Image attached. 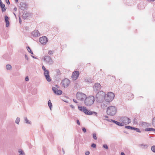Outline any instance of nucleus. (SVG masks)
Instances as JSON below:
<instances>
[{"instance_id": "obj_34", "label": "nucleus", "mask_w": 155, "mask_h": 155, "mask_svg": "<svg viewBox=\"0 0 155 155\" xmlns=\"http://www.w3.org/2000/svg\"><path fill=\"white\" fill-rule=\"evenodd\" d=\"M20 121V118L18 117L16 118V120H15V123L18 124H19V123Z\"/></svg>"}, {"instance_id": "obj_32", "label": "nucleus", "mask_w": 155, "mask_h": 155, "mask_svg": "<svg viewBox=\"0 0 155 155\" xmlns=\"http://www.w3.org/2000/svg\"><path fill=\"white\" fill-rule=\"evenodd\" d=\"M6 68L8 70H10L12 68L10 64H7L6 66Z\"/></svg>"}, {"instance_id": "obj_48", "label": "nucleus", "mask_w": 155, "mask_h": 155, "mask_svg": "<svg viewBox=\"0 0 155 155\" xmlns=\"http://www.w3.org/2000/svg\"><path fill=\"white\" fill-rule=\"evenodd\" d=\"M25 80L26 81H27L29 80L28 77V76H26L25 78Z\"/></svg>"}, {"instance_id": "obj_24", "label": "nucleus", "mask_w": 155, "mask_h": 155, "mask_svg": "<svg viewBox=\"0 0 155 155\" xmlns=\"http://www.w3.org/2000/svg\"><path fill=\"white\" fill-rule=\"evenodd\" d=\"M154 130H155V129L152 128H147L145 129V130L146 131H151Z\"/></svg>"}, {"instance_id": "obj_33", "label": "nucleus", "mask_w": 155, "mask_h": 155, "mask_svg": "<svg viewBox=\"0 0 155 155\" xmlns=\"http://www.w3.org/2000/svg\"><path fill=\"white\" fill-rule=\"evenodd\" d=\"M133 124H137V120L136 118H134L133 120Z\"/></svg>"}, {"instance_id": "obj_58", "label": "nucleus", "mask_w": 155, "mask_h": 155, "mask_svg": "<svg viewBox=\"0 0 155 155\" xmlns=\"http://www.w3.org/2000/svg\"><path fill=\"white\" fill-rule=\"evenodd\" d=\"M62 149V152H63V154H64V151L63 148Z\"/></svg>"}, {"instance_id": "obj_56", "label": "nucleus", "mask_w": 155, "mask_h": 155, "mask_svg": "<svg viewBox=\"0 0 155 155\" xmlns=\"http://www.w3.org/2000/svg\"><path fill=\"white\" fill-rule=\"evenodd\" d=\"M14 10H15V11H16L17 10V8H16V7H15L14 9Z\"/></svg>"}, {"instance_id": "obj_60", "label": "nucleus", "mask_w": 155, "mask_h": 155, "mask_svg": "<svg viewBox=\"0 0 155 155\" xmlns=\"http://www.w3.org/2000/svg\"><path fill=\"white\" fill-rule=\"evenodd\" d=\"M104 117H105L106 118H108V117L107 115H105L104 116Z\"/></svg>"}, {"instance_id": "obj_21", "label": "nucleus", "mask_w": 155, "mask_h": 155, "mask_svg": "<svg viewBox=\"0 0 155 155\" xmlns=\"http://www.w3.org/2000/svg\"><path fill=\"white\" fill-rule=\"evenodd\" d=\"M141 124L143 126L146 127H148L151 126L150 124L144 122H142Z\"/></svg>"}, {"instance_id": "obj_8", "label": "nucleus", "mask_w": 155, "mask_h": 155, "mask_svg": "<svg viewBox=\"0 0 155 155\" xmlns=\"http://www.w3.org/2000/svg\"><path fill=\"white\" fill-rule=\"evenodd\" d=\"M76 96L78 100L81 101H84L86 97L85 94L81 92H78L76 94Z\"/></svg>"}, {"instance_id": "obj_45", "label": "nucleus", "mask_w": 155, "mask_h": 155, "mask_svg": "<svg viewBox=\"0 0 155 155\" xmlns=\"http://www.w3.org/2000/svg\"><path fill=\"white\" fill-rule=\"evenodd\" d=\"M42 69L44 71H45L47 70L46 68L43 65L42 66Z\"/></svg>"}, {"instance_id": "obj_63", "label": "nucleus", "mask_w": 155, "mask_h": 155, "mask_svg": "<svg viewBox=\"0 0 155 155\" xmlns=\"http://www.w3.org/2000/svg\"><path fill=\"white\" fill-rule=\"evenodd\" d=\"M3 3L1 1V0H0V4H1Z\"/></svg>"}, {"instance_id": "obj_37", "label": "nucleus", "mask_w": 155, "mask_h": 155, "mask_svg": "<svg viewBox=\"0 0 155 155\" xmlns=\"http://www.w3.org/2000/svg\"><path fill=\"white\" fill-rule=\"evenodd\" d=\"M134 130H135L136 132H139V133L141 132V131H140V129H139L138 128L135 127V129Z\"/></svg>"}, {"instance_id": "obj_59", "label": "nucleus", "mask_w": 155, "mask_h": 155, "mask_svg": "<svg viewBox=\"0 0 155 155\" xmlns=\"http://www.w3.org/2000/svg\"><path fill=\"white\" fill-rule=\"evenodd\" d=\"M124 133H126L127 134H128V133L127 131H126L125 130H124Z\"/></svg>"}, {"instance_id": "obj_15", "label": "nucleus", "mask_w": 155, "mask_h": 155, "mask_svg": "<svg viewBox=\"0 0 155 155\" xmlns=\"http://www.w3.org/2000/svg\"><path fill=\"white\" fill-rule=\"evenodd\" d=\"M106 120H107V121H108L109 122H112L114 124H116L118 126H123V123H121L120 122H118L117 121H116V120H112V119H106Z\"/></svg>"}, {"instance_id": "obj_46", "label": "nucleus", "mask_w": 155, "mask_h": 155, "mask_svg": "<svg viewBox=\"0 0 155 155\" xmlns=\"http://www.w3.org/2000/svg\"><path fill=\"white\" fill-rule=\"evenodd\" d=\"M5 1L6 3L8 4L9 5L10 4V2L9 0H5Z\"/></svg>"}, {"instance_id": "obj_2", "label": "nucleus", "mask_w": 155, "mask_h": 155, "mask_svg": "<svg viewBox=\"0 0 155 155\" xmlns=\"http://www.w3.org/2000/svg\"><path fill=\"white\" fill-rule=\"evenodd\" d=\"M117 112V108L114 106H110L107 107V114L109 115L114 116Z\"/></svg>"}, {"instance_id": "obj_13", "label": "nucleus", "mask_w": 155, "mask_h": 155, "mask_svg": "<svg viewBox=\"0 0 155 155\" xmlns=\"http://www.w3.org/2000/svg\"><path fill=\"white\" fill-rule=\"evenodd\" d=\"M101 88V86L99 83H96L93 86L94 91L95 92L99 91Z\"/></svg>"}, {"instance_id": "obj_64", "label": "nucleus", "mask_w": 155, "mask_h": 155, "mask_svg": "<svg viewBox=\"0 0 155 155\" xmlns=\"http://www.w3.org/2000/svg\"><path fill=\"white\" fill-rule=\"evenodd\" d=\"M3 3L1 1V0H0V4H1Z\"/></svg>"}, {"instance_id": "obj_54", "label": "nucleus", "mask_w": 155, "mask_h": 155, "mask_svg": "<svg viewBox=\"0 0 155 155\" xmlns=\"http://www.w3.org/2000/svg\"><path fill=\"white\" fill-rule=\"evenodd\" d=\"M70 107H71L72 108H74V106H73L72 105H70Z\"/></svg>"}, {"instance_id": "obj_10", "label": "nucleus", "mask_w": 155, "mask_h": 155, "mask_svg": "<svg viewBox=\"0 0 155 155\" xmlns=\"http://www.w3.org/2000/svg\"><path fill=\"white\" fill-rule=\"evenodd\" d=\"M40 42L42 45H45L48 41V39L46 37L43 36L40 37L39 39Z\"/></svg>"}, {"instance_id": "obj_53", "label": "nucleus", "mask_w": 155, "mask_h": 155, "mask_svg": "<svg viewBox=\"0 0 155 155\" xmlns=\"http://www.w3.org/2000/svg\"><path fill=\"white\" fill-rule=\"evenodd\" d=\"M25 59L27 60H28V57L27 56V55L26 54H25Z\"/></svg>"}, {"instance_id": "obj_16", "label": "nucleus", "mask_w": 155, "mask_h": 155, "mask_svg": "<svg viewBox=\"0 0 155 155\" xmlns=\"http://www.w3.org/2000/svg\"><path fill=\"white\" fill-rule=\"evenodd\" d=\"M32 35L35 37H38L40 35V34L39 32L38 31L35 30L33 31L31 33Z\"/></svg>"}, {"instance_id": "obj_23", "label": "nucleus", "mask_w": 155, "mask_h": 155, "mask_svg": "<svg viewBox=\"0 0 155 155\" xmlns=\"http://www.w3.org/2000/svg\"><path fill=\"white\" fill-rule=\"evenodd\" d=\"M141 146L142 148L143 149H147L148 147V145L147 144H141L140 145Z\"/></svg>"}, {"instance_id": "obj_3", "label": "nucleus", "mask_w": 155, "mask_h": 155, "mask_svg": "<svg viewBox=\"0 0 155 155\" xmlns=\"http://www.w3.org/2000/svg\"><path fill=\"white\" fill-rule=\"evenodd\" d=\"M85 104L87 106H90L92 105L95 101L94 97L93 96H90L89 97L86 98Z\"/></svg>"}, {"instance_id": "obj_30", "label": "nucleus", "mask_w": 155, "mask_h": 155, "mask_svg": "<svg viewBox=\"0 0 155 155\" xmlns=\"http://www.w3.org/2000/svg\"><path fill=\"white\" fill-rule=\"evenodd\" d=\"M49 139L50 140H53V136L51 134H49V135H47Z\"/></svg>"}, {"instance_id": "obj_52", "label": "nucleus", "mask_w": 155, "mask_h": 155, "mask_svg": "<svg viewBox=\"0 0 155 155\" xmlns=\"http://www.w3.org/2000/svg\"><path fill=\"white\" fill-rule=\"evenodd\" d=\"M19 22L21 24V18L20 17H19Z\"/></svg>"}, {"instance_id": "obj_49", "label": "nucleus", "mask_w": 155, "mask_h": 155, "mask_svg": "<svg viewBox=\"0 0 155 155\" xmlns=\"http://www.w3.org/2000/svg\"><path fill=\"white\" fill-rule=\"evenodd\" d=\"M135 127H130V129L131 130H134L135 129Z\"/></svg>"}, {"instance_id": "obj_29", "label": "nucleus", "mask_w": 155, "mask_h": 155, "mask_svg": "<svg viewBox=\"0 0 155 155\" xmlns=\"http://www.w3.org/2000/svg\"><path fill=\"white\" fill-rule=\"evenodd\" d=\"M152 124L153 127H155V117H153L152 120Z\"/></svg>"}, {"instance_id": "obj_57", "label": "nucleus", "mask_w": 155, "mask_h": 155, "mask_svg": "<svg viewBox=\"0 0 155 155\" xmlns=\"http://www.w3.org/2000/svg\"><path fill=\"white\" fill-rule=\"evenodd\" d=\"M121 155H125V154L123 152H121L120 153Z\"/></svg>"}, {"instance_id": "obj_43", "label": "nucleus", "mask_w": 155, "mask_h": 155, "mask_svg": "<svg viewBox=\"0 0 155 155\" xmlns=\"http://www.w3.org/2000/svg\"><path fill=\"white\" fill-rule=\"evenodd\" d=\"M82 130L85 133L86 132V129L85 127H82Z\"/></svg>"}, {"instance_id": "obj_42", "label": "nucleus", "mask_w": 155, "mask_h": 155, "mask_svg": "<svg viewBox=\"0 0 155 155\" xmlns=\"http://www.w3.org/2000/svg\"><path fill=\"white\" fill-rule=\"evenodd\" d=\"M92 113L93 115H94V116H97V113L96 112H94V111H92Z\"/></svg>"}, {"instance_id": "obj_31", "label": "nucleus", "mask_w": 155, "mask_h": 155, "mask_svg": "<svg viewBox=\"0 0 155 155\" xmlns=\"http://www.w3.org/2000/svg\"><path fill=\"white\" fill-rule=\"evenodd\" d=\"M54 53V51H51L49 50L48 52V53L49 55H51L53 54Z\"/></svg>"}, {"instance_id": "obj_12", "label": "nucleus", "mask_w": 155, "mask_h": 155, "mask_svg": "<svg viewBox=\"0 0 155 155\" xmlns=\"http://www.w3.org/2000/svg\"><path fill=\"white\" fill-rule=\"evenodd\" d=\"M52 90L55 94L57 95H60L62 93V91L61 90H58L55 87H53Z\"/></svg>"}, {"instance_id": "obj_41", "label": "nucleus", "mask_w": 155, "mask_h": 155, "mask_svg": "<svg viewBox=\"0 0 155 155\" xmlns=\"http://www.w3.org/2000/svg\"><path fill=\"white\" fill-rule=\"evenodd\" d=\"M91 147L94 148H95L96 147V144L93 143L91 145Z\"/></svg>"}, {"instance_id": "obj_7", "label": "nucleus", "mask_w": 155, "mask_h": 155, "mask_svg": "<svg viewBox=\"0 0 155 155\" xmlns=\"http://www.w3.org/2000/svg\"><path fill=\"white\" fill-rule=\"evenodd\" d=\"M43 59L45 62L49 65H52L54 63V61L52 60L51 57L48 55H45Z\"/></svg>"}, {"instance_id": "obj_35", "label": "nucleus", "mask_w": 155, "mask_h": 155, "mask_svg": "<svg viewBox=\"0 0 155 155\" xmlns=\"http://www.w3.org/2000/svg\"><path fill=\"white\" fill-rule=\"evenodd\" d=\"M151 150L152 151L154 152L155 153V146H153L151 147Z\"/></svg>"}, {"instance_id": "obj_44", "label": "nucleus", "mask_w": 155, "mask_h": 155, "mask_svg": "<svg viewBox=\"0 0 155 155\" xmlns=\"http://www.w3.org/2000/svg\"><path fill=\"white\" fill-rule=\"evenodd\" d=\"M130 127L131 126H125V127L126 128H127V129H130Z\"/></svg>"}, {"instance_id": "obj_39", "label": "nucleus", "mask_w": 155, "mask_h": 155, "mask_svg": "<svg viewBox=\"0 0 155 155\" xmlns=\"http://www.w3.org/2000/svg\"><path fill=\"white\" fill-rule=\"evenodd\" d=\"M103 147L104 148L107 150L108 148L107 145L106 144H104L103 145Z\"/></svg>"}, {"instance_id": "obj_6", "label": "nucleus", "mask_w": 155, "mask_h": 155, "mask_svg": "<svg viewBox=\"0 0 155 155\" xmlns=\"http://www.w3.org/2000/svg\"><path fill=\"white\" fill-rule=\"evenodd\" d=\"M114 94L111 92H109L107 94V96H105L106 101L107 102L111 101L114 97Z\"/></svg>"}, {"instance_id": "obj_4", "label": "nucleus", "mask_w": 155, "mask_h": 155, "mask_svg": "<svg viewBox=\"0 0 155 155\" xmlns=\"http://www.w3.org/2000/svg\"><path fill=\"white\" fill-rule=\"evenodd\" d=\"M78 109L80 111L84 112L86 114L90 115L93 114L92 111L87 109L85 107L79 106Z\"/></svg>"}, {"instance_id": "obj_51", "label": "nucleus", "mask_w": 155, "mask_h": 155, "mask_svg": "<svg viewBox=\"0 0 155 155\" xmlns=\"http://www.w3.org/2000/svg\"><path fill=\"white\" fill-rule=\"evenodd\" d=\"M73 101L74 102H75V103H78V102H77V101L76 100H75V99H73Z\"/></svg>"}, {"instance_id": "obj_5", "label": "nucleus", "mask_w": 155, "mask_h": 155, "mask_svg": "<svg viewBox=\"0 0 155 155\" xmlns=\"http://www.w3.org/2000/svg\"><path fill=\"white\" fill-rule=\"evenodd\" d=\"M120 121L121 122V123L123 124V126L124 124L127 125L130 123L131 120L129 118L126 117H121L120 119Z\"/></svg>"}, {"instance_id": "obj_28", "label": "nucleus", "mask_w": 155, "mask_h": 155, "mask_svg": "<svg viewBox=\"0 0 155 155\" xmlns=\"http://www.w3.org/2000/svg\"><path fill=\"white\" fill-rule=\"evenodd\" d=\"M48 105L50 109L51 110V107L52 106V104L50 100H49L48 102Z\"/></svg>"}, {"instance_id": "obj_18", "label": "nucleus", "mask_w": 155, "mask_h": 155, "mask_svg": "<svg viewBox=\"0 0 155 155\" xmlns=\"http://www.w3.org/2000/svg\"><path fill=\"white\" fill-rule=\"evenodd\" d=\"M29 15V14L27 12H25L22 15V18L25 19H26Z\"/></svg>"}, {"instance_id": "obj_47", "label": "nucleus", "mask_w": 155, "mask_h": 155, "mask_svg": "<svg viewBox=\"0 0 155 155\" xmlns=\"http://www.w3.org/2000/svg\"><path fill=\"white\" fill-rule=\"evenodd\" d=\"M85 154L86 155H88L90 154V152L89 151H86L85 152Z\"/></svg>"}, {"instance_id": "obj_14", "label": "nucleus", "mask_w": 155, "mask_h": 155, "mask_svg": "<svg viewBox=\"0 0 155 155\" xmlns=\"http://www.w3.org/2000/svg\"><path fill=\"white\" fill-rule=\"evenodd\" d=\"M19 7L20 9L24 10L27 8V5L26 3L21 2L20 3Z\"/></svg>"}, {"instance_id": "obj_17", "label": "nucleus", "mask_w": 155, "mask_h": 155, "mask_svg": "<svg viewBox=\"0 0 155 155\" xmlns=\"http://www.w3.org/2000/svg\"><path fill=\"white\" fill-rule=\"evenodd\" d=\"M8 19L9 18L7 15L5 16V20L6 24V27H8L9 26V22L8 21Z\"/></svg>"}, {"instance_id": "obj_25", "label": "nucleus", "mask_w": 155, "mask_h": 155, "mask_svg": "<svg viewBox=\"0 0 155 155\" xmlns=\"http://www.w3.org/2000/svg\"><path fill=\"white\" fill-rule=\"evenodd\" d=\"M18 152L19 153V155H25V153L24 151L21 150H19Z\"/></svg>"}, {"instance_id": "obj_1", "label": "nucleus", "mask_w": 155, "mask_h": 155, "mask_svg": "<svg viewBox=\"0 0 155 155\" xmlns=\"http://www.w3.org/2000/svg\"><path fill=\"white\" fill-rule=\"evenodd\" d=\"M105 98V93L102 91L98 92L96 95L95 100L97 102L101 103L103 102Z\"/></svg>"}, {"instance_id": "obj_61", "label": "nucleus", "mask_w": 155, "mask_h": 155, "mask_svg": "<svg viewBox=\"0 0 155 155\" xmlns=\"http://www.w3.org/2000/svg\"><path fill=\"white\" fill-rule=\"evenodd\" d=\"M31 57H32L33 58H35V59H36V58L34 56H32V55H31Z\"/></svg>"}, {"instance_id": "obj_62", "label": "nucleus", "mask_w": 155, "mask_h": 155, "mask_svg": "<svg viewBox=\"0 0 155 155\" xmlns=\"http://www.w3.org/2000/svg\"><path fill=\"white\" fill-rule=\"evenodd\" d=\"M15 1L16 3H17L18 2V0H15Z\"/></svg>"}, {"instance_id": "obj_19", "label": "nucleus", "mask_w": 155, "mask_h": 155, "mask_svg": "<svg viewBox=\"0 0 155 155\" xmlns=\"http://www.w3.org/2000/svg\"><path fill=\"white\" fill-rule=\"evenodd\" d=\"M0 7L2 8V12H5L6 10V8H5V5L2 3L1 4H0Z\"/></svg>"}, {"instance_id": "obj_36", "label": "nucleus", "mask_w": 155, "mask_h": 155, "mask_svg": "<svg viewBox=\"0 0 155 155\" xmlns=\"http://www.w3.org/2000/svg\"><path fill=\"white\" fill-rule=\"evenodd\" d=\"M93 137L94 140H97V137H96V133H94L93 134Z\"/></svg>"}, {"instance_id": "obj_26", "label": "nucleus", "mask_w": 155, "mask_h": 155, "mask_svg": "<svg viewBox=\"0 0 155 155\" xmlns=\"http://www.w3.org/2000/svg\"><path fill=\"white\" fill-rule=\"evenodd\" d=\"M85 81L86 82L92 83L91 80L90 78H87L85 79Z\"/></svg>"}, {"instance_id": "obj_22", "label": "nucleus", "mask_w": 155, "mask_h": 155, "mask_svg": "<svg viewBox=\"0 0 155 155\" xmlns=\"http://www.w3.org/2000/svg\"><path fill=\"white\" fill-rule=\"evenodd\" d=\"M47 81L48 82H50L51 81V79L49 74H47L45 75Z\"/></svg>"}, {"instance_id": "obj_38", "label": "nucleus", "mask_w": 155, "mask_h": 155, "mask_svg": "<svg viewBox=\"0 0 155 155\" xmlns=\"http://www.w3.org/2000/svg\"><path fill=\"white\" fill-rule=\"evenodd\" d=\"M47 74H49V71L48 70H46L44 71V75H45Z\"/></svg>"}, {"instance_id": "obj_9", "label": "nucleus", "mask_w": 155, "mask_h": 155, "mask_svg": "<svg viewBox=\"0 0 155 155\" xmlns=\"http://www.w3.org/2000/svg\"><path fill=\"white\" fill-rule=\"evenodd\" d=\"M61 83L62 86L65 88L67 87L69 85L70 82L68 79L65 78L62 81Z\"/></svg>"}, {"instance_id": "obj_55", "label": "nucleus", "mask_w": 155, "mask_h": 155, "mask_svg": "<svg viewBox=\"0 0 155 155\" xmlns=\"http://www.w3.org/2000/svg\"><path fill=\"white\" fill-rule=\"evenodd\" d=\"M3 58H5V59L6 60H8V58H5V55H4V56H3Z\"/></svg>"}, {"instance_id": "obj_11", "label": "nucleus", "mask_w": 155, "mask_h": 155, "mask_svg": "<svg viewBox=\"0 0 155 155\" xmlns=\"http://www.w3.org/2000/svg\"><path fill=\"white\" fill-rule=\"evenodd\" d=\"M79 74V72L78 71H74L72 74V79L73 80H76L78 78Z\"/></svg>"}, {"instance_id": "obj_20", "label": "nucleus", "mask_w": 155, "mask_h": 155, "mask_svg": "<svg viewBox=\"0 0 155 155\" xmlns=\"http://www.w3.org/2000/svg\"><path fill=\"white\" fill-rule=\"evenodd\" d=\"M24 120L25 121V123L27 124H31V121L29 120L27 117H24Z\"/></svg>"}, {"instance_id": "obj_40", "label": "nucleus", "mask_w": 155, "mask_h": 155, "mask_svg": "<svg viewBox=\"0 0 155 155\" xmlns=\"http://www.w3.org/2000/svg\"><path fill=\"white\" fill-rule=\"evenodd\" d=\"M57 73V75L59 76L61 74L59 70H57L56 71Z\"/></svg>"}, {"instance_id": "obj_50", "label": "nucleus", "mask_w": 155, "mask_h": 155, "mask_svg": "<svg viewBox=\"0 0 155 155\" xmlns=\"http://www.w3.org/2000/svg\"><path fill=\"white\" fill-rule=\"evenodd\" d=\"M77 123L79 125L80 124V123L79 120H77Z\"/></svg>"}, {"instance_id": "obj_27", "label": "nucleus", "mask_w": 155, "mask_h": 155, "mask_svg": "<svg viewBox=\"0 0 155 155\" xmlns=\"http://www.w3.org/2000/svg\"><path fill=\"white\" fill-rule=\"evenodd\" d=\"M27 49L29 52L31 54H33V52L31 51V48L29 46H27L26 47Z\"/></svg>"}]
</instances>
